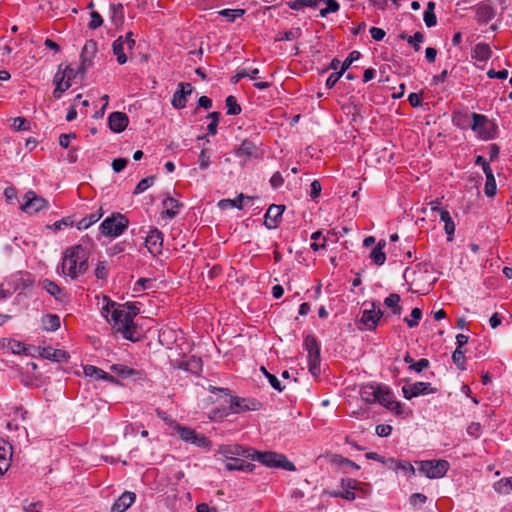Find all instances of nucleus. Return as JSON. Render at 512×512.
I'll return each instance as SVG.
<instances>
[{
  "mask_svg": "<svg viewBox=\"0 0 512 512\" xmlns=\"http://www.w3.org/2000/svg\"><path fill=\"white\" fill-rule=\"evenodd\" d=\"M84 374L87 377H95L96 379H103L111 383H118L114 376L108 374L104 370L95 367L93 365H87L84 367Z\"/></svg>",
  "mask_w": 512,
  "mask_h": 512,
  "instance_id": "a878e982",
  "label": "nucleus"
},
{
  "mask_svg": "<svg viewBox=\"0 0 512 512\" xmlns=\"http://www.w3.org/2000/svg\"><path fill=\"white\" fill-rule=\"evenodd\" d=\"M422 316V311L419 308H413L411 311V317L412 319L405 318V322L407 323L408 327L413 328L418 325V321L420 320Z\"/></svg>",
  "mask_w": 512,
  "mask_h": 512,
  "instance_id": "6e6d98bb",
  "label": "nucleus"
},
{
  "mask_svg": "<svg viewBox=\"0 0 512 512\" xmlns=\"http://www.w3.org/2000/svg\"><path fill=\"white\" fill-rule=\"evenodd\" d=\"M193 87L190 83H179L174 92L171 104L176 109H183L187 104V97L191 95Z\"/></svg>",
  "mask_w": 512,
  "mask_h": 512,
  "instance_id": "4468645a",
  "label": "nucleus"
},
{
  "mask_svg": "<svg viewBox=\"0 0 512 512\" xmlns=\"http://www.w3.org/2000/svg\"><path fill=\"white\" fill-rule=\"evenodd\" d=\"M343 74L342 71L332 73L326 80V87L328 89L333 88Z\"/></svg>",
  "mask_w": 512,
  "mask_h": 512,
  "instance_id": "774afa93",
  "label": "nucleus"
},
{
  "mask_svg": "<svg viewBox=\"0 0 512 512\" xmlns=\"http://www.w3.org/2000/svg\"><path fill=\"white\" fill-rule=\"evenodd\" d=\"M97 53V43L94 40H88L81 52V65L79 70L84 74L86 70L92 65L94 56Z\"/></svg>",
  "mask_w": 512,
  "mask_h": 512,
  "instance_id": "dca6fc26",
  "label": "nucleus"
},
{
  "mask_svg": "<svg viewBox=\"0 0 512 512\" xmlns=\"http://www.w3.org/2000/svg\"><path fill=\"white\" fill-rule=\"evenodd\" d=\"M382 316L383 312L380 309V305L376 302H372L370 309L363 310L360 323L363 324L366 329L374 330Z\"/></svg>",
  "mask_w": 512,
  "mask_h": 512,
  "instance_id": "1a4fd4ad",
  "label": "nucleus"
},
{
  "mask_svg": "<svg viewBox=\"0 0 512 512\" xmlns=\"http://www.w3.org/2000/svg\"><path fill=\"white\" fill-rule=\"evenodd\" d=\"M452 360L454 364L457 366L458 369L464 371L466 369L465 367V353L462 349H455V351L452 354Z\"/></svg>",
  "mask_w": 512,
  "mask_h": 512,
  "instance_id": "49530a36",
  "label": "nucleus"
},
{
  "mask_svg": "<svg viewBox=\"0 0 512 512\" xmlns=\"http://www.w3.org/2000/svg\"><path fill=\"white\" fill-rule=\"evenodd\" d=\"M321 2L326 5L325 8L320 9V15L322 17H325L329 13H335L340 8V5L336 0H322Z\"/></svg>",
  "mask_w": 512,
  "mask_h": 512,
  "instance_id": "c03bdc74",
  "label": "nucleus"
},
{
  "mask_svg": "<svg viewBox=\"0 0 512 512\" xmlns=\"http://www.w3.org/2000/svg\"><path fill=\"white\" fill-rule=\"evenodd\" d=\"M402 392L403 396L409 400L420 395L435 393L436 389L432 388L428 382H415L409 386H403Z\"/></svg>",
  "mask_w": 512,
  "mask_h": 512,
  "instance_id": "f8f14e48",
  "label": "nucleus"
},
{
  "mask_svg": "<svg viewBox=\"0 0 512 512\" xmlns=\"http://www.w3.org/2000/svg\"><path fill=\"white\" fill-rule=\"evenodd\" d=\"M360 56H361V53L359 51H357V50L352 51L348 55V57L344 60V62L342 63L340 71H342L344 73L354 61H356L360 58Z\"/></svg>",
  "mask_w": 512,
  "mask_h": 512,
  "instance_id": "5fc2aeb1",
  "label": "nucleus"
},
{
  "mask_svg": "<svg viewBox=\"0 0 512 512\" xmlns=\"http://www.w3.org/2000/svg\"><path fill=\"white\" fill-rule=\"evenodd\" d=\"M491 56V49L489 45L484 43H479L475 46L473 57L477 60L484 61L489 59Z\"/></svg>",
  "mask_w": 512,
  "mask_h": 512,
  "instance_id": "c9c22d12",
  "label": "nucleus"
},
{
  "mask_svg": "<svg viewBox=\"0 0 512 512\" xmlns=\"http://www.w3.org/2000/svg\"><path fill=\"white\" fill-rule=\"evenodd\" d=\"M419 472L429 479L442 478L449 469V462L446 460H423L417 462Z\"/></svg>",
  "mask_w": 512,
  "mask_h": 512,
  "instance_id": "39448f33",
  "label": "nucleus"
},
{
  "mask_svg": "<svg viewBox=\"0 0 512 512\" xmlns=\"http://www.w3.org/2000/svg\"><path fill=\"white\" fill-rule=\"evenodd\" d=\"M381 388L382 385L366 384L361 386L359 393L362 400L366 403H376Z\"/></svg>",
  "mask_w": 512,
  "mask_h": 512,
  "instance_id": "4be33fe9",
  "label": "nucleus"
},
{
  "mask_svg": "<svg viewBox=\"0 0 512 512\" xmlns=\"http://www.w3.org/2000/svg\"><path fill=\"white\" fill-rule=\"evenodd\" d=\"M496 191H497V186H496V181H495L494 175H492V176L488 175V177L486 178L484 192H485L486 196L493 197L496 194Z\"/></svg>",
  "mask_w": 512,
  "mask_h": 512,
  "instance_id": "603ef678",
  "label": "nucleus"
},
{
  "mask_svg": "<svg viewBox=\"0 0 512 512\" xmlns=\"http://www.w3.org/2000/svg\"><path fill=\"white\" fill-rule=\"evenodd\" d=\"M244 198H246V197L243 194H240L238 197H236L233 200L232 199H223V200L219 201L218 206L221 209L234 208V207L241 209L242 201Z\"/></svg>",
  "mask_w": 512,
  "mask_h": 512,
  "instance_id": "a19ab883",
  "label": "nucleus"
},
{
  "mask_svg": "<svg viewBox=\"0 0 512 512\" xmlns=\"http://www.w3.org/2000/svg\"><path fill=\"white\" fill-rule=\"evenodd\" d=\"M285 210L283 205L272 204L265 214V225L268 229H275L278 227L279 220Z\"/></svg>",
  "mask_w": 512,
  "mask_h": 512,
  "instance_id": "a211bd4d",
  "label": "nucleus"
},
{
  "mask_svg": "<svg viewBox=\"0 0 512 512\" xmlns=\"http://www.w3.org/2000/svg\"><path fill=\"white\" fill-rule=\"evenodd\" d=\"M210 165V155L208 154L206 149H202L199 154V167L201 169H206Z\"/></svg>",
  "mask_w": 512,
  "mask_h": 512,
  "instance_id": "e2e57ef3",
  "label": "nucleus"
},
{
  "mask_svg": "<svg viewBox=\"0 0 512 512\" xmlns=\"http://www.w3.org/2000/svg\"><path fill=\"white\" fill-rule=\"evenodd\" d=\"M300 34H301V31L299 28H297L295 31L279 32L275 40L276 41H292V40L299 38Z\"/></svg>",
  "mask_w": 512,
  "mask_h": 512,
  "instance_id": "8fccbe9b",
  "label": "nucleus"
},
{
  "mask_svg": "<svg viewBox=\"0 0 512 512\" xmlns=\"http://www.w3.org/2000/svg\"><path fill=\"white\" fill-rule=\"evenodd\" d=\"M135 494L133 492H124L112 505L111 512H124L135 501Z\"/></svg>",
  "mask_w": 512,
  "mask_h": 512,
  "instance_id": "b1692460",
  "label": "nucleus"
},
{
  "mask_svg": "<svg viewBox=\"0 0 512 512\" xmlns=\"http://www.w3.org/2000/svg\"><path fill=\"white\" fill-rule=\"evenodd\" d=\"M217 454L221 455L227 461L239 462L240 457L249 458V456H252L253 449L238 444H226L218 447Z\"/></svg>",
  "mask_w": 512,
  "mask_h": 512,
  "instance_id": "0eeeda50",
  "label": "nucleus"
},
{
  "mask_svg": "<svg viewBox=\"0 0 512 512\" xmlns=\"http://www.w3.org/2000/svg\"><path fill=\"white\" fill-rule=\"evenodd\" d=\"M155 177H147L142 179L134 189V194H141L153 185Z\"/></svg>",
  "mask_w": 512,
  "mask_h": 512,
  "instance_id": "864d4df0",
  "label": "nucleus"
},
{
  "mask_svg": "<svg viewBox=\"0 0 512 512\" xmlns=\"http://www.w3.org/2000/svg\"><path fill=\"white\" fill-rule=\"evenodd\" d=\"M21 209L26 213H36L48 206V201L36 195L34 191H28L24 196Z\"/></svg>",
  "mask_w": 512,
  "mask_h": 512,
  "instance_id": "9d476101",
  "label": "nucleus"
},
{
  "mask_svg": "<svg viewBox=\"0 0 512 512\" xmlns=\"http://www.w3.org/2000/svg\"><path fill=\"white\" fill-rule=\"evenodd\" d=\"M333 462L341 464V465H346V466L351 467V468L356 469V470L360 469V466L357 465L355 462L349 460L348 458H344V457H342L340 455H335L333 457Z\"/></svg>",
  "mask_w": 512,
  "mask_h": 512,
  "instance_id": "13d9d810",
  "label": "nucleus"
},
{
  "mask_svg": "<svg viewBox=\"0 0 512 512\" xmlns=\"http://www.w3.org/2000/svg\"><path fill=\"white\" fill-rule=\"evenodd\" d=\"M128 123V116L123 112H112L108 116V126L115 133L124 131Z\"/></svg>",
  "mask_w": 512,
  "mask_h": 512,
  "instance_id": "6ab92c4d",
  "label": "nucleus"
},
{
  "mask_svg": "<svg viewBox=\"0 0 512 512\" xmlns=\"http://www.w3.org/2000/svg\"><path fill=\"white\" fill-rule=\"evenodd\" d=\"M435 3L433 1H429L427 4V8L424 12V22L427 27H433L437 23V18L434 13Z\"/></svg>",
  "mask_w": 512,
  "mask_h": 512,
  "instance_id": "4c0bfd02",
  "label": "nucleus"
},
{
  "mask_svg": "<svg viewBox=\"0 0 512 512\" xmlns=\"http://www.w3.org/2000/svg\"><path fill=\"white\" fill-rule=\"evenodd\" d=\"M260 371L265 375V377H266V378H267V380L269 381L270 385H271L275 390H277V391H279V392H282V391L284 390V388H285V387L281 385V383H280L279 379H278L275 375H273V374L269 373V372L266 370V368H265L264 366H262V367L260 368Z\"/></svg>",
  "mask_w": 512,
  "mask_h": 512,
  "instance_id": "a18cd8bd",
  "label": "nucleus"
},
{
  "mask_svg": "<svg viewBox=\"0 0 512 512\" xmlns=\"http://www.w3.org/2000/svg\"><path fill=\"white\" fill-rule=\"evenodd\" d=\"M110 370L122 378H128L138 374L136 370L122 364H113L110 366Z\"/></svg>",
  "mask_w": 512,
  "mask_h": 512,
  "instance_id": "e433bc0d",
  "label": "nucleus"
},
{
  "mask_svg": "<svg viewBox=\"0 0 512 512\" xmlns=\"http://www.w3.org/2000/svg\"><path fill=\"white\" fill-rule=\"evenodd\" d=\"M473 124H472V130L475 131L482 139H490L492 138V134L489 127V121L486 116L473 113Z\"/></svg>",
  "mask_w": 512,
  "mask_h": 512,
  "instance_id": "f3484780",
  "label": "nucleus"
},
{
  "mask_svg": "<svg viewBox=\"0 0 512 512\" xmlns=\"http://www.w3.org/2000/svg\"><path fill=\"white\" fill-rule=\"evenodd\" d=\"M111 21L115 26H120L124 22V8L122 4H111Z\"/></svg>",
  "mask_w": 512,
  "mask_h": 512,
  "instance_id": "2f4dec72",
  "label": "nucleus"
},
{
  "mask_svg": "<svg viewBox=\"0 0 512 512\" xmlns=\"http://www.w3.org/2000/svg\"><path fill=\"white\" fill-rule=\"evenodd\" d=\"M219 112H211L207 115V118L211 119V122L208 124L207 129L210 135H216L217 126L219 122Z\"/></svg>",
  "mask_w": 512,
  "mask_h": 512,
  "instance_id": "3c124183",
  "label": "nucleus"
},
{
  "mask_svg": "<svg viewBox=\"0 0 512 512\" xmlns=\"http://www.w3.org/2000/svg\"><path fill=\"white\" fill-rule=\"evenodd\" d=\"M219 15L227 18L229 22H233L236 18L242 17L245 14L244 9H223L218 12Z\"/></svg>",
  "mask_w": 512,
  "mask_h": 512,
  "instance_id": "37998d69",
  "label": "nucleus"
},
{
  "mask_svg": "<svg viewBox=\"0 0 512 512\" xmlns=\"http://www.w3.org/2000/svg\"><path fill=\"white\" fill-rule=\"evenodd\" d=\"M400 296L396 293H391L388 297L385 298L384 304L392 309L393 314L400 315L401 307L399 305Z\"/></svg>",
  "mask_w": 512,
  "mask_h": 512,
  "instance_id": "58836bf2",
  "label": "nucleus"
},
{
  "mask_svg": "<svg viewBox=\"0 0 512 512\" xmlns=\"http://www.w3.org/2000/svg\"><path fill=\"white\" fill-rule=\"evenodd\" d=\"M227 114L228 115H238L241 113V107L237 103V100L234 96L230 95L225 100Z\"/></svg>",
  "mask_w": 512,
  "mask_h": 512,
  "instance_id": "79ce46f5",
  "label": "nucleus"
},
{
  "mask_svg": "<svg viewBox=\"0 0 512 512\" xmlns=\"http://www.w3.org/2000/svg\"><path fill=\"white\" fill-rule=\"evenodd\" d=\"M481 432H482V427H481L480 423L473 422V423H471V424L467 427V433H468V435H470V436H472V437H474V438H478V437H480Z\"/></svg>",
  "mask_w": 512,
  "mask_h": 512,
  "instance_id": "680f3d73",
  "label": "nucleus"
},
{
  "mask_svg": "<svg viewBox=\"0 0 512 512\" xmlns=\"http://www.w3.org/2000/svg\"><path fill=\"white\" fill-rule=\"evenodd\" d=\"M42 503L41 502H28L24 501L22 505V509L24 512H42Z\"/></svg>",
  "mask_w": 512,
  "mask_h": 512,
  "instance_id": "4d7b16f0",
  "label": "nucleus"
},
{
  "mask_svg": "<svg viewBox=\"0 0 512 512\" xmlns=\"http://www.w3.org/2000/svg\"><path fill=\"white\" fill-rule=\"evenodd\" d=\"M103 23V19L101 15L97 12L91 13V21L89 22V28L96 29L100 27Z\"/></svg>",
  "mask_w": 512,
  "mask_h": 512,
  "instance_id": "338daca9",
  "label": "nucleus"
},
{
  "mask_svg": "<svg viewBox=\"0 0 512 512\" xmlns=\"http://www.w3.org/2000/svg\"><path fill=\"white\" fill-rule=\"evenodd\" d=\"M361 483L355 479L346 478L341 480V488L343 491L334 492L333 497L343 498L348 501H353L356 498L355 492L360 489Z\"/></svg>",
  "mask_w": 512,
  "mask_h": 512,
  "instance_id": "2eb2a0df",
  "label": "nucleus"
},
{
  "mask_svg": "<svg viewBox=\"0 0 512 512\" xmlns=\"http://www.w3.org/2000/svg\"><path fill=\"white\" fill-rule=\"evenodd\" d=\"M102 209L100 208L98 211L91 213L88 216L83 217L78 223H77V229L83 230L89 228L91 225L96 223L100 220L102 217Z\"/></svg>",
  "mask_w": 512,
  "mask_h": 512,
  "instance_id": "7c9ffc66",
  "label": "nucleus"
},
{
  "mask_svg": "<svg viewBox=\"0 0 512 512\" xmlns=\"http://www.w3.org/2000/svg\"><path fill=\"white\" fill-rule=\"evenodd\" d=\"M29 123L23 117H16L13 119V128L17 131L27 130Z\"/></svg>",
  "mask_w": 512,
  "mask_h": 512,
  "instance_id": "052dcab7",
  "label": "nucleus"
},
{
  "mask_svg": "<svg viewBox=\"0 0 512 512\" xmlns=\"http://www.w3.org/2000/svg\"><path fill=\"white\" fill-rule=\"evenodd\" d=\"M107 270V263L105 261L99 262L95 269V276L101 280L106 279L108 275Z\"/></svg>",
  "mask_w": 512,
  "mask_h": 512,
  "instance_id": "bf43d9fd",
  "label": "nucleus"
},
{
  "mask_svg": "<svg viewBox=\"0 0 512 512\" xmlns=\"http://www.w3.org/2000/svg\"><path fill=\"white\" fill-rule=\"evenodd\" d=\"M12 459V447L6 441H0V475H3L10 467Z\"/></svg>",
  "mask_w": 512,
  "mask_h": 512,
  "instance_id": "412c9836",
  "label": "nucleus"
},
{
  "mask_svg": "<svg viewBox=\"0 0 512 512\" xmlns=\"http://www.w3.org/2000/svg\"><path fill=\"white\" fill-rule=\"evenodd\" d=\"M235 155L241 159L242 163H247L253 159H259L263 155V151L254 141L245 139L235 149Z\"/></svg>",
  "mask_w": 512,
  "mask_h": 512,
  "instance_id": "6e6552de",
  "label": "nucleus"
},
{
  "mask_svg": "<svg viewBox=\"0 0 512 512\" xmlns=\"http://www.w3.org/2000/svg\"><path fill=\"white\" fill-rule=\"evenodd\" d=\"M429 366V361L425 358L418 360L417 362L412 363L409 368L414 370L415 372H421Z\"/></svg>",
  "mask_w": 512,
  "mask_h": 512,
  "instance_id": "0e129e2a",
  "label": "nucleus"
},
{
  "mask_svg": "<svg viewBox=\"0 0 512 512\" xmlns=\"http://www.w3.org/2000/svg\"><path fill=\"white\" fill-rule=\"evenodd\" d=\"M129 220L120 213H113L100 225V232L107 237H118L128 228Z\"/></svg>",
  "mask_w": 512,
  "mask_h": 512,
  "instance_id": "7ed1b4c3",
  "label": "nucleus"
},
{
  "mask_svg": "<svg viewBox=\"0 0 512 512\" xmlns=\"http://www.w3.org/2000/svg\"><path fill=\"white\" fill-rule=\"evenodd\" d=\"M493 488L495 492L502 495H507L512 492V477L503 478L494 483Z\"/></svg>",
  "mask_w": 512,
  "mask_h": 512,
  "instance_id": "473e14b6",
  "label": "nucleus"
},
{
  "mask_svg": "<svg viewBox=\"0 0 512 512\" xmlns=\"http://www.w3.org/2000/svg\"><path fill=\"white\" fill-rule=\"evenodd\" d=\"M105 305L102 307V315L112 324L115 332L120 333L125 339L136 341V326L133 319L139 313V309L132 303L118 304L104 297Z\"/></svg>",
  "mask_w": 512,
  "mask_h": 512,
  "instance_id": "f257e3e1",
  "label": "nucleus"
},
{
  "mask_svg": "<svg viewBox=\"0 0 512 512\" xmlns=\"http://www.w3.org/2000/svg\"><path fill=\"white\" fill-rule=\"evenodd\" d=\"M42 323L46 331H56L60 327V317L55 314H48L43 317Z\"/></svg>",
  "mask_w": 512,
  "mask_h": 512,
  "instance_id": "72a5a7b5",
  "label": "nucleus"
},
{
  "mask_svg": "<svg viewBox=\"0 0 512 512\" xmlns=\"http://www.w3.org/2000/svg\"><path fill=\"white\" fill-rule=\"evenodd\" d=\"M257 403L250 399L230 397V410L233 413H240L243 411L256 409Z\"/></svg>",
  "mask_w": 512,
  "mask_h": 512,
  "instance_id": "5701e85b",
  "label": "nucleus"
},
{
  "mask_svg": "<svg viewBox=\"0 0 512 512\" xmlns=\"http://www.w3.org/2000/svg\"><path fill=\"white\" fill-rule=\"evenodd\" d=\"M191 444H194L198 447H209L210 441L204 435L197 433L194 439L191 441Z\"/></svg>",
  "mask_w": 512,
  "mask_h": 512,
  "instance_id": "69168bd1",
  "label": "nucleus"
},
{
  "mask_svg": "<svg viewBox=\"0 0 512 512\" xmlns=\"http://www.w3.org/2000/svg\"><path fill=\"white\" fill-rule=\"evenodd\" d=\"M66 79V74L64 72V70L61 69V66H59V69L58 71L56 72L55 76H54V84H55V89L53 91V96L55 98H60L62 93H63V89H62V85H63V80Z\"/></svg>",
  "mask_w": 512,
  "mask_h": 512,
  "instance_id": "f704fd0d",
  "label": "nucleus"
},
{
  "mask_svg": "<svg viewBox=\"0 0 512 512\" xmlns=\"http://www.w3.org/2000/svg\"><path fill=\"white\" fill-rule=\"evenodd\" d=\"M176 430H177L179 436L181 437V439L188 443H191V441L194 439V437L197 434L195 430L188 428V427L177 426Z\"/></svg>",
  "mask_w": 512,
  "mask_h": 512,
  "instance_id": "de8ad7c7",
  "label": "nucleus"
},
{
  "mask_svg": "<svg viewBox=\"0 0 512 512\" xmlns=\"http://www.w3.org/2000/svg\"><path fill=\"white\" fill-rule=\"evenodd\" d=\"M124 46V39L122 36L118 37L112 45L113 53L117 57V62L120 65H123L127 62V56L124 52Z\"/></svg>",
  "mask_w": 512,
  "mask_h": 512,
  "instance_id": "c756f323",
  "label": "nucleus"
},
{
  "mask_svg": "<svg viewBox=\"0 0 512 512\" xmlns=\"http://www.w3.org/2000/svg\"><path fill=\"white\" fill-rule=\"evenodd\" d=\"M39 354L41 357L45 359L53 360L56 362L66 361L68 358V354L66 353V351L61 349H54L51 347L41 348Z\"/></svg>",
  "mask_w": 512,
  "mask_h": 512,
  "instance_id": "393cba45",
  "label": "nucleus"
},
{
  "mask_svg": "<svg viewBox=\"0 0 512 512\" xmlns=\"http://www.w3.org/2000/svg\"><path fill=\"white\" fill-rule=\"evenodd\" d=\"M377 402L396 414H400L402 412L401 403L394 399L393 393L387 386L382 385Z\"/></svg>",
  "mask_w": 512,
  "mask_h": 512,
  "instance_id": "ddd939ff",
  "label": "nucleus"
},
{
  "mask_svg": "<svg viewBox=\"0 0 512 512\" xmlns=\"http://www.w3.org/2000/svg\"><path fill=\"white\" fill-rule=\"evenodd\" d=\"M145 246L153 256L161 254L163 248L162 232L157 228L151 229L145 238Z\"/></svg>",
  "mask_w": 512,
  "mask_h": 512,
  "instance_id": "9b49d317",
  "label": "nucleus"
},
{
  "mask_svg": "<svg viewBox=\"0 0 512 512\" xmlns=\"http://www.w3.org/2000/svg\"><path fill=\"white\" fill-rule=\"evenodd\" d=\"M304 347L308 352L309 371L314 376H318L320 373V345L314 336L307 335L304 340Z\"/></svg>",
  "mask_w": 512,
  "mask_h": 512,
  "instance_id": "423d86ee",
  "label": "nucleus"
},
{
  "mask_svg": "<svg viewBox=\"0 0 512 512\" xmlns=\"http://www.w3.org/2000/svg\"><path fill=\"white\" fill-rule=\"evenodd\" d=\"M226 469L229 471H252L254 468V465L251 463H246L244 460H241L239 458V462L235 461H228L225 465Z\"/></svg>",
  "mask_w": 512,
  "mask_h": 512,
  "instance_id": "ea45409f",
  "label": "nucleus"
},
{
  "mask_svg": "<svg viewBox=\"0 0 512 512\" xmlns=\"http://www.w3.org/2000/svg\"><path fill=\"white\" fill-rule=\"evenodd\" d=\"M400 37L402 39H406L407 42L413 46L415 51H419L420 50V48H421L420 47V43L424 39V36H423V34L421 32H416L414 35L408 36V37H406L404 34H402Z\"/></svg>",
  "mask_w": 512,
  "mask_h": 512,
  "instance_id": "09e8293b",
  "label": "nucleus"
},
{
  "mask_svg": "<svg viewBox=\"0 0 512 512\" xmlns=\"http://www.w3.org/2000/svg\"><path fill=\"white\" fill-rule=\"evenodd\" d=\"M43 288L58 301H64L66 298L64 290L49 279L43 281Z\"/></svg>",
  "mask_w": 512,
  "mask_h": 512,
  "instance_id": "cd10ccee",
  "label": "nucleus"
},
{
  "mask_svg": "<svg viewBox=\"0 0 512 512\" xmlns=\"http://www.w3.org/2000/svg\"><path fill=\"white\" fill-rule=\"evenodd\" d=\"M249 458L258 460L267 467H280L288 471L295 470V466L292 462L288 461L284 455L275 452H258L253 449V454L249 456Z\"/></svg>",
  "mask_w": 512,
  "mask_h": 512,
  "instance_id": "20e7f679",
  "label": "nucleus"
},
{
  "mask_svg": "<svg viewBox=\"0 0 512 512\" xmlns=\"http://www.w3.org/2000/svg\"><path fill=\"white\" fill-rule=\"evenodd\" d=\"M495 17L494 7L487 1L480 2L476 6V20L480 24H485Z\"/></svg>",
  "mask_w": 512,
  "mask_h": 512,
  "instance_id": "aec40b11",
  "label": "nucleus"
},
{
  "mask_svg": "<svg viewBox=\"0 0 512 512\" xmlns=\"http://www.w3.org/2000/svg\"><path fill=\"white\" fill-rule=\"evenodd\" d=\"M88 258V251L82 245L67 248L61 263L62 274L72 280L78 279L89 267Z\"/></svg>",
  "mask_w": 512,
  "mask_h": 512,
  "instance_id": "f03ea898",
  "label": "nucleus"
},
{
  "mask_svg": "<svg viewBox=\"0 0 512 512\" xmlns=\"http://www.w3.org/2000/svg\"><path fill=\"white\" fill-rule=\"evenodd\" d=\"M386 246L385 240H380L376 247L371 251L370 258L376 265H383L386 261V255L383 252V249Z\"/></svg>",
  "mask_w": 512,
  "mask_h": 512,
  "instance_id": "c85d7f7f",
  "label": "nucleus"
},
{
  "mask_svg": "<svg viewBox=\"0 0 512 512\" xmlns=\"http://www.w3.org/2000/svg\"><path fill=\"white\" fill-rule=\"evenodd\" d=\"M180 207L181 204L176 199L172 197H166L163 200L164 210L162 211L161 216L172 219L178 214Z\"/></svg>",
  "mask_w": 512,
  "mask_h": 512,
  "instance_id": "bb28decb",
  "label": "nucleus"
}]
</instances>
